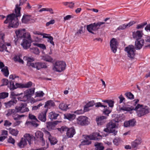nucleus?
<instances>
[{
	"label": "nucleus",
	"instance_id": "nucleus-42",
	"mask_svg": "<svg viewBox=\"0 0 150 150\" xmlns=\"http://www.w3.org/2000/svg\"><path fill=\"white\" fill-rule=\"evenodd\" d=\"M33 45H34L36 46L43 50L46 49V46L45 45L43 44H39L37 43H33Z\"/></svg>",
	"mask_w": 150,
	"mask_h": 150
},
{
	"label": "nucleus",
	"instance_id": "nucleus-34",
	"mask_svg": "<svg viewBox=\"0 0 150 150\" xmlns=\"http://www.w3.org/2000/svg\"><path fill=\"white\" fill-rule=\"evenodd\" d=\"M59 115V114L51 112L49 113V117L51 120H55L57 119V117Z\"/></svg>",
	"mask_w": 150,
	"mask_h": 150
},
{
	"label": "nucleus",
	"instance_id": "nucleus-57",
	"mask_svg": "<svg viewBox=\"0 0 150 150\" xmlns=\"http://www.w3.org/2000/svg\"><path fill=\"white\" fill-rule=\"evenodd\" d=\"M11 123L8 120H5L4 124V126L6 127H9L11 125Z\"/></svg>",
	"mask_w": 150,
	"mask_h": 150
},
{
	"label": "nucleus",
	"instance_id": "nucleus-63",
	"mask_svg": "<svg viewBox=\"0 0 150 150\" xmlns=\"http://www.w3.org/2000/svg\"><path fill=\"white\" fill-rule=\"evenodd\" d=\"M15 86L16 87V88H23V84L18 83L17 82H15Z\"/></svg>",
	"mask_w": 150,
	"mask_h": 150
},
{
	"label": "nucleus",
	"instance_id": "nucleus-2",
	"mask_svg": "<svg viewBox=\"0 0 150 150\" xmlns=\"http://www.w3.org/2000/svg\"><path fill=\"white\" fill-rule=\"evenodd\" d=\"M85 139L81 142L82 145H88L91 143V140H95L100 139L102 138L101 136L99 133L94 132L89 135H86L84 137Z\"/></svg>",
	"mask_w": 150,
	"mask_h": 150
},
{
	"label": "nucleus",
	"instance_id": "nucleus-6",
	"mask_svg": "<svg viewBox=\"0 0 150 150\" xmlns=\"http://www.w3.org/2000/svg\"><path fill=\"white\" fill-rule=\"evenodd\" d=\"M66 66L64 62L57 61L54 64L52 69L54 71L61 72L65 69Z\"/></svg>",
	"mask_w": 150,
	"mask_h": 150
},
{
	"label": "nucleus",
	"instance_id": "nucleus-18",
	"mask_svg": "<svg viewBox=\"0 0 150 150\" xmlns=\"http://www.w3.org/2000/svg\"><path fill=\"white\" fill-rule=\"evenodd\" d=\"M110 46L112 50L114 53H115L117 50V42L116 39L113 38L110 41Z\"/></svg>",
	"mask_w": 150,
	"mask_h": 150
},
{
	"label": "nucleus",
	"instance_id": "nucleus-32",
	"mask_svg": "<svg viewBox=\"0 0 150 150\" xmlns=\"http://www.w3.org/2000/svg\"><path fill=\"white\" fill-rule=\"evenodd\" d=\"M55 103L52 100H50L47 101L44 107L45 108H50L55 106Z\"/></svg>",
	"mask_w": 150,
	"mask_h": 150
},
{
	"label": "nucleus",
	"instance_id": "nucleus-8",
	"mask_svg": "<svg viewBox=\"0 0 150 150\" xmlns=\"http://www.w3.org/2000/svg\"><path fill=\"white\" fill-rule=\"evenodd\" d=\"M105 24V22H98L97 23H94L87 25V30L92 34H94L93 31H96L100 29V26Z\"/></svg>",
	"mask_w": 150,
	"mask_h": 150
},
{
	"label": "nucleus",
	"instance_id": "nucleus-37",
	"mask_svg": "<svg viewBox=\"0 0 150 150\" xmlns=\"http://www.w3.org/2000/svg\"><path fill=\"white\" fill-rule=\"evenodd\" d=\"M96 150H103L104 147L102 144L100 143L96 142L94 144Z\"/></svg>",
	"mask_w": 150,
	"mask_h": 150
},
{
	"label": "nucleus",
	"instance_id": "nucleus-31",
	"mask_svg": "<svg viewBox=\"0 0 150 150\" xmlns=\"http://www.w3.org/2000/svg\"><path fill=\"white\" fill-rule=\"evenodd\" d=\"M70 105H67L64 102H61L59 105V109L63 110H66L69 109L68 106Z\"/></svg>",
	"mask_w": 150,
	"mask_h": 150
},
{
	"label": "nucleus",
	"instance_id": "nucleus-35",
	"mask_svg": "<svg viewBox=\"0 0 150 150\" xmlns=\"http://www.w3.org/2000/svg\"><path fill=\"white\" fill-rule=\"evenodd\" d=\"M134 109V108L131 106V107H129L127 106H124L122 107H121L120 108V111H131Z\"/></svg>",
	"mask_w": 150,
	"mask_h": 150
},
{
	"label": "nucleus",
	"instance_id": "nucleus-20",
	"mask_svg": "<svg viewBox=\"0 0 150 150\" xmlns=\"http://www.w3.org/2000/svg\"><path fill=\"white\" fill-rule=\"evenodd\" d=\"M61 122V121H56L54 122H47L46 123L47 127L49 130L54 129L55 125Z\"/></svg>",
	"mask_w": 150,
	"mask_h": 150
},
{
	"label": "nucleus",
	"instance_id": "nucleus-30",
	"mask_svg": "<svg viewBox=\"0 0 150 150\" xmlns=\"http://www.w3.org/2000/svg\"><path fill=\"white\" fill-rule=\"evenodd\" d=\"M76 115L74 114L67 113L64 115V118L71 121L74 120L75 118Z\"/></svg>",
	"mask_w": 150,
	"mask_h": 150
},
{
	"label": "nucleus",
	"instance_id": "nucleus-4",
	"mask_svg": "<svg viewBox=\"0 0 150 150\" xmlns=\"http://www.w3.org/2000/svg\"><path fill=\"white\" fill-rule=\"evenodd\" d=\"M35 88H34L28 89L24 92V96L18 98V100L25 102L29 99L34 94Z\"/></svg>",
	"mask_w": 150,
	"mask_h": 150
},
{
	"label": "nucleus",
	"instance_id": "nucleus-43",
	"mask_svg": "<svg viewBox=\"0 0 150 150\" xmlns=\"http://www.w3.org/2000/svg\"><path fill=\"white\" fill-rule=\"evenodd\" d=\"M31 52L36 54H38L40 52L39 49L37 47H33L30 48Z\"/></svg>",
	"mask_w": 150,
	"mask_h": 150
},
{
	"label": "nucleus",
	"instance_id": "nucleus-17",
	"mask_svg": "<svg viewBox=\"0 0 150 150\" xmlns=\"http://www.w3.org/2000/svg\"><path fill=\"white\" fill-rule=\"evenodd\" d=\"M43 131L47 137L48 138L51 144L54 145L57 143V139L55 138L52 137L50 132L45 129H44Z\"/></svg>",
	"mask_w": 150,
	"mask_h": 150
},
{
	"label": "nucleus",
	"instance_id": "nucleus-48",
	"mask_svg": "<svg viewBox=\"0 0 150 150\" xmlns=\"http://www.w3.org/2000/svg\"><path fill=\"white\" fill-rule=\"evenodd\" d=\"M8 93L7 92H2L0 93V99H4L7 97Z\"/></svg>",
	"mask_w": 150,
	"mask_h": 150
},
{
	"label": "nucleus",
	"instance_id": "nucleus-23",
	"mask_svg": "<svg viewBox=\"0 0 150 150\" xmlns=\"http://www.w3.org/2000/svg\"><path fill=\"white\" fill-rule=\"evenodd\" d=\"M132 35L133 38L137 40L142 39L141 38L142 36L143 33L142 31H137L133 32Z\"/></svg>",
	"mask_w": 150,
	"mask_h": 150
},
{
	"label": "nucleus",
	"instance_id": "nucleus-15",
	"mask_svg": "<svg viewBox=\"0 0 150 150\" xmlns=\"http://www.w3.org/2000/svg\"><path fill=\"white\" fill-rule=\"evenodd\" d=\"M61 129L63 131H67V135L68 137H72L75 134L76 132L74 127L68 128L67 127H62Z\"/></svg>",
	"mask_w": 150,
	"mask_h": 150
},
{
	"label": "nucleus",
	"instance_id": "nucleus-25",
	"mask_svg": "<svg viewBox=\"0 0 150 150\" xmlns=\"http://www.w3.org/2000/svg\"><path fill=\"white\" fill-rule=\"evenodd\" d=\"M144 41L143 39L137 40L135 42V48L137 50L141 49L144 44Z\"/></svg>",
	"mask_w": 150,
	"mask_h": 150
},
{
	"label": "nucleus",
	"instance_id": "nucleus-44",
	"mask_svg": "<svg viewBox=\"0 0 150 150\" xmlns=\"http://www.w3.org/2000/svg\"><path fill=\"white\" fill-rule=\"evenodd\" d=\"M49 11L50 13L51 14H53V10L51 8H43L41 9H40L39 11L40 12H42L43 11Z\"/></svg>",
	"mask_w": 150,
	"mask_h": 150
},
{
	"label": "nucleus",
	"instance_id": "nucleus-64",
	"mask_svg": "<svg viewBox=\"0 0 150 150\" xmlns=\"http://www.w3.org/2000/svg\"><path fill=\"white\" fill-rule=\"evenodd\" d=\"M48 147V145L47 144L46 147H42L41 148L37 149H32L31 150H46V149Z\"/></svg>",
	"mask_w": 150,
	"mask_h": 150
},
{
	"label": "nucleus",
	"instance_id": "nucleus-11",
	"mask_svg": "<svg viewBox=\"0 0 150 150\" xmlns=\"http://www.w3.org/2000/svg\"><path fill=\"white\" fill-rule=\"evenodd\" d=\"M116 127V125L115 122L114 121H111L108 123L107 126V128L104 129V131L109 133H113L115 135L117 132L115 129Z\"/></svg>",
	"mask_w": 150,
	"mask_h": 150
},
{
	"label": "nucleus",
	"instance_id": "nucleus-28",
	"mask_svg": "<svg viewBox=\"0 0 150 150\" xmlns=\"http://www.w3.org/2000/svg\"><path fill=\"white\" fill-rule=\"evenodd\" d=\"M46 112L44 111L39 113L38 117V119L42 122H45L46 120Z\"/></svg>",
	"mask_w": 150,
	"mask_h": 150
},
{
	"label": "nucleus",
	"instance_id": "nucleus-41",
	"mask_svg": "<svg viewBox=\"0 0 150 150\" xmlns=\"http://www.w3.org/2000/svg\"><path fill=\"white\" fill-rule=\"evenodd\" d=\"M13 59L15 62H18L22 64L23 63V61L20 58L19 56H15L13 58Z\"/></svg>",
	"mask_w": 150,
	"mask_h": 150
},
{
	"label": "nucleus",
	"instance_id": "nucleus-19",
	"mask_svg": "<svg viewBox=\"0 0 150 150\" xmlns=\"http://www.w3.org/2000/svg\"><path fill=\"white\" fill-rule=\"evenodd\" d=\"M35 138L32 135H30L29 134H25L24 135L23 139L28 142L30 145L33 143Z\"/></svg>",
	"mask_w": 150,
	"mask_h": 150
},
{
	"label": "nucleus",
	"instance_id": "nucleus-13",
	"mask_svg": "<svg viewBox=\"0 0 150 150\" xmlns=\"http://www.w3.org/2000/svg\"><path fill=\"white\" fill-rule=\"evenodd\" d=\"M76 123L78 125L83 126L88 125L89 122L87 117L84 116H81L77 118Z\"/></svg>",
	"mask_w": 150,
	"mask_h": 150
},
{
	"label": "nucleus",
	"instance_id": "nucleus-38",
	"mask_svg": "<svg viewBox=\"0 0 150 150\" xmlns=\"http://www.w3.org/2000/svg\"><path fill=\"white\" fill-rule=\"evenodd\" d=\"M42 59L45 61L50 62H51L53 60V59L52 57L51 56L47 55L43 56L42 57Z\"/></svg>",
	"mask_w": 150,
	"mask_h": 150
},
{
	"label": "nucleus",
	"instance_id": "nucleus-55",
	"mask_svg": "<svg viewBox=\"0 0 150 150\" xmlns=\"http://www.w3.org/2000/svg\"><path fill=\"white\" fill-rule=\"evenodd\" d=\"M8 142L14 145L15 143V140L11 137H9V138L8 139Z\"/></svg>",
	"mask_w": 150,
	"mask_h": 150
},
{
	"label": "nucleus",
	"instance_id": "nucleus-9",
	"mask_svg": "<svg viewBox=\"0 0 150 150\" xmlns=\"http://www.w3.org/2000/svg\"><path fill=\"white\" fill-rule=\"evenodd\" d=\"M5 35L2 33H0V43L1 44L0 45V47L1 49H0V51L3 52L4 50L7 52H9L7 48L10 49L11 47V44L10 43H6L5 44H2L4 42V38Z\"/></svg>",
	"mask_w": 150,
	"mask_h": 150
},
{
	"label": "nucleus",
	"instance_id": "nucleus-24",
	"mask_svg": "<svg viewBox=\"0 0 150 150\" xmlns=\"http://www.w3.org/2000/svg\"><path fill=\"white\" fill-rule=\"evenodd\" d=\"M35 136L38 138H39L42 142V145L44 146L45 145V140L43 138V134L42 132L38 131L35 133Z\"/></svg>",
	"mask_w": 150,
	"mask_h": 150
},
{
	"label": "nucleus",
	"instance_id": "nucleus-5",
	"mask_svg": "<svg viewBox=\"0 0 150 150\" xmlns=\"http://www.w3.org/2000/svg\"><path fill=\"white\" fill-rule=\"evenodd\" d=\"M137 111L138 116L142 117L149 112V109L147 107L144 108L142 105L138 104L134 109Z\"/></svg>",
	"mask_w": 150,
	"mask_h": 150
},
{
	"label": "nucleus",
	"instance_id": "nucleus-62",
	"mask_svg": "<svg viewBox=\"0 0 150 150\" xmlns=\"http://www.w3.org/2000/svg\"><path fill=\"white\" fill-rule=\"evenodd\" d=\"M114 103V101L111 100H109L108 103L109 106L111 108H112L113 107Z\"/></svg>",
	"mask_w": 150,
	"mask_h": 150
},
{
	"label": "nucleus",
	"instance_id": "nucleus-3",
	"mask_svg": "<svg viewBox=\"0 0 150 150\" xmlns=\"http://www.w3.org/2000/svg\"><path fill=\"white\" fill-rule=\"evenodd\" d=\"M27 60V65L29 67L35 68L38 70L40 69L41 68H46L47 67L46 64L44 63L36 62L35 63H32V62L34 61V59L33 58L28 57Z\"/></svg>",
	"mask_w": 150,
	"mask_h": 150
},
{
	"label": "nucleus",
	"instance_id": "nucleus-1",
	"mask_svg": "<svg viewBox=\"0 0 150 150\" xmlns=\"http://www.w3.org/2000/svg\"><path fill=\"white\" fill-rule=\"evenodd\" d=\"M21 8L18 5H16L15 9V14L12 13L8 15L6 17V19L4 21V23H9V27L13 28H16L18 27L19 23L18 17L21 16L20 13Z\"/></svg>",
	"mask_w": 150,
	"mask_h": 150
},
{
	"label": "nucleus",
	"instance_id": "nucleus-50",
	"mask_svg": "<svg viewBox=\"0 0 150 150\" xmlns=\"http://www.w3.org/2000/svg\"><path fill=\"white\" fill-rule=\"evenodd\" d=\"M121 139L120 138H115L113 140V142L114 144L116 145H118L120 142Z\"/></svg>",
	"mask_w": 150,
	"mask_h": 150
},
{
	"label": "nucleus",
	"instance_id": "nucleus-59",
	"mask_svg": "<svg viewBox=\"0 0 150 150\" xmlns=\"http://www.w3.org/2000/svg\"><path fill=\"white\" fill-rule=\"evenodd\" d=\"M146 44V45L145 46L146 47H150V36L147 37Z\"/></svg>",
	"mask_w": 150,
	"mask_h": 150
},
{
	"label": "nucleus",
	"instance_id": "nucleus-49",
	"mask_svg": "<svg viewBox=\"0 0 150 150\" xmlns=\"http://www.w3.org/2000/svg\"><path fill=\"white\" fill-rule=\"evenodd\" d=\"M125 95L128 98L131 100L134 98V96L130 92L126 93Z\"/></svg>",
	"mask_w": 150,
	"mask_h": 150
},
{
	"label": "nucleus",
	"instance_id": "nucleus-36",
	"mask_svg": "<svg viewBox=\"0 0 150 150\" xmlns=\"http://www.w3.org/2000/svg\"><path fill=\"white\" fill-rule=\"evenodd\" d=\"M30 19V16L27 15H24L22 19V22L23 23H28Z\"/></svg>",
	"mask_w": 150,
	"mask_h": 150
},
{
	"label": "nucleus",
	"instance_id": "nucleus-54",
	"mask_svg": "<svg viewBox=\"0 0 150 150\" xmlns=\"http://www.w3.org/2000/svg\"><path fill=\"white\" fill-rule=\"evenodd\" d=\"M47 39L48 40L47 41L48 42L50 43L52 45H54V43L53 41V38L52 37L50 36V37H49Z\"/></svg>",
	"mask_w": 150,
	"mask_h": 150
},
{
	"label": "nucleus",
	"instance_id": "nucleus-61",
	"mask_svg": "<svg viewBox=\"0 0 150 150\" xmlns=\"http://www.w3.org/2000/svg\"><path fill=\"white\" fill-rule=\"evenodd\" d=\"M3 84L1 85V86H3L4 85H7L8 84V80L6 79H3L2 80Z\"/></svg>",
	"mask_w": 150,
	"mask_h": 150
},
{
	"label": "nucleus",
	"instance_id": "nucleus-52",
	"mask_svg": "<svg viewBox=\"0 0 150 150\" xmlns=\"http://www.w3.org/2000/svg\"><path fill=\"white\" fill-rule=\"evenodd\" d=\"M23 94V93H18L15 91H12L11 92V95L12 96H19Z\"/></svg>",
	"mask_w": 150,
	"mask_h": 150
},
{
	"label": "nucleus",
	"instance_id": "nucleus-39",
	"mask_svg": "<svg viewBox=\"0 0 150 150\" xmlns=\"http://www.w3.org/2000/svg\"><path fill=\"white\" fill-rule=\"evenodd\" d=\"M1 71L5 76H8L9 75V71L7 67H5L1 69Z\"/></svg>",
	"mask_w": 150,
	"mask_h": 150
},
{
	"label": "nucleus",
	"instance_id": "nucleus-12",
	"mask_svg": "<svg viewBox=\"0 0 150 150\" xmlns=\"http://www.w3.org/2000/svg\"><path fill=\"white\" fill-rule=\"evenodd\" d=\"M9 78L12 80L9 81V85L8 87L11 90H14L16 88L15 85H14V82H17L19 79V77L16 75L11 74L9 76Z\"/></svg>",
	"mask_w": 150,
	"mask_h": 150
},
{
	"label": "nucleus",
	"instance_id": "nucleus-53",
	"mask_svg": "<svg viewBox=\"0 0 150 150\" xmlns=\"http://www.w3.org/2000/svg\"><path fill=\"white\" fill-rule=\"evenodd\" d=\"M147 24L146 22H144L137 25L136 28L137 29H141L144 28V26Z\"/></svg>",
	"mask_w": 150,
	"mask_h": 150
},
{
	"label": "nucleus",
	"instance_id": "nucleus-46",
	"mask_svg": "<svg viewBox=\"0 0 150 150\" xmlns=\"http://www.w3.org/2000/svg\"><path fill=\"white\" fill-rule=\"evenodd\" d=\"M16 112V110L14 109H9L7 111V113L6 114V115L7 116H9L10 115H13V114H14Z\"/></svg>",
	"mask_w": 150,
	"mask_h": 150
},
{
	"label": "nucleus",
	"instance_id": "nucleus-60",
	"mask_svg": "<svg viewBox=\"0 0 150 150\" xmlns=\"http://www.w3.org/2000/svg\"><path fill=\"white\" fill-rule=\"evenodd\" d=\"M83 33V32L82 29H80L78 30L75 34L76 35L80 36Z\"/></svg>",
	"mask_w": 150,
	"mask_h": 150
},
{
	"label": "nucleus",
	"instance_id": "nucleus-26",
	"mask_svg": "<svg viewBox=\"0 0 150 150\" xmlns=\"http://www.w3.org/2000/svg\"><path fill=\"white\" fill-rule=\"evenodd\" d=\"M106 117L104 116L97 117L96 118V120L98 125H101L104 123L106 121Z\"/></svg>",
	"mask_w": 150,
	"mask_h": 150
},
{
	"label": "nucleus",
	"instance_id": "nucleus-56",
	"mask_svg": "<svg viewBox=\"0 0 150 150\" xmlns=\"http://www.w3.org/2000/svg\"><path fill=\"white\" fill-rule=\"evenodd\" d=\"M32 85V83L31 81H29L27 83L23 84V88H29L31 87Z\"/></svg>",
	"mask_w": 150,
	"mask_h": 150
},
{
	"label": "nucleus",
	"instance_id": "nucleus-51",
	"mask_svg": "<svg viewBox=\"0 0 150 150\" xmlns=\"http://www.w3.org/2000/svg\"><path fill=\"white\" fill-rule=\"evenodd\" d=\"M25 116V115H16V117H15L14 116H13V119L15 120H20L21 119V118L24 117Z\"/></svg>",
	"mask_w": 150,
	"mask_h": 150
},
{
	"label": "nucleus",
	"instance_id": "nucleus-14",
	"mask_svg": "<svg viewBox=\"0 0 150 150\" xmlns=\"http://www.w3.org/2000/svg\"><path fill=\"white\" fill-rule=\"evenodd\" d=\"M27 105L25 103H21L19 106H16L15 109L16 112L23 113L29 111V109L27 107Z\"/></svg>",
	"mask_w": 150,
	"mask_h": 150
},
{
	"label": "nucleus",
	"instance_id": "nucleus-40",
	"mask_svg": "<svg viewBox=\"0 0 150 150\" xmlns=\"http://www.w3.org/2000/svg\"><path fill=\"white\" fill-rule=\"evenodd\" d=\"M104 109L103 111L104 114L107 116H108V114H110L111 111V110L110 109L109 107H108L107 106L104 105L103 107Z\"/></svg>",
	"mask_w": 150,
	"mask_h": 150
},
{
	"label": "nucleus",
	"instance_id": "nucleus-45",
	"mask_svg": "<svg viewBox=\"0 0 150 150\" xmlns=\"http://www.w3.org/2000/svg\"><path fill=\"white\" fill-rule=\"evenodd\" d=\"M10 133L13 135L16 136L18 134V132L16 129L9 128Z\"/></svg>",
	"mask_w": 150,
	"mask_h": 150
},
{
	"label": "nucleus",
	"instance_id": "nucleus-22",
	"mask_svg": "<svg viewBox=\"0 0 150 150\" xmlns=\"http://www.w3.org/2000/svg\"><path fill=\"white\" fill-rule=\"evenodd\" d=\"M135 22L134 21H131L129 23L126 24H124L121 25H120L117 29L118 30H124L127 28H128L134 24Z\"/></svg>",
	"mask_w": 150,
	"mask_h": 150
},
{
	"label": "nucleus",
	"instance_id": "nucleus-58",
	"mask_svg": "<svg viewBox=\"0 0 150 150\" xmlns=\"http://www.w3.org/2000/svg\"><path fill=\"white\" fill-rule=\"evenodd\" d=\"M29 119L31 120H33L36 121H38V120L36 117L32 114H29Z\"/></svg>",
	"mask_w": 150,
	"mask_h": 150
},
{
	"label": "nucleus",
	"instance_id": "nucleus-29",
	"mask_svg": "<svg viewBox=\"0 0 150 150\" xmlns=\"http://www.w3.org/2000/svg\"><path fill=\"white\" fill-rule=\"evenodd\" d=\"M17 102V101L16 99H13L7 103H5L4 104L6 107L8 108L11 107L12 105H14V104H16Z\"/></svg>",
	"mask_w": 150,
	"mask_h": 150
},
{
	"label": "nucleus",
	"instance_id": "nucleus-33",
	"mask_svg": "<svg viewBox=\"0 0 150 150\" xmlns=\"http://www.w3.org/2000/svg\"><path fill=\"white\" fill-rule=\"evenodd\" d=\"M27 144V142L23 139V138H22L20 142L18 144V145L20 148H24Z\"/></svg>",
	"mask_w": 150,
	"mask_h": 150
},
{
	"label": "nucleus",
	"instance_id": "nucleus-21",
	"mask_svg": "<svg viewBox=\"0 0 150 150\" xmlns=\"http://www.w3.org/2000/svg\"><path fill=\"white\" fill-rule=\"evenodd\" d=\"M142 142V139L141 138H138L135 140L134 141L132 142L131 146L132 149L134 150H136L138 146L140 145Z\"/></svg>",
	"mask_w": 150,
	"mask_h": 150
},
{
	"label": "nucleus",
	"instance_id": "nucleus-10",
	"mask_svg": "<svg viewBox=\"0 0 150 150\" xmlns=\"http://www.w3.org/2000/svg\"><path fill=\"white\" fill-rule=\"evenodd\" d=\"M32 42L30 34L28 33L27 36L23 39L21 45L24 49H27L30 47Z\"/></svg>",
	"mask_w": 150,
	"mask_h": 150
},
{
	"label": "nucleus",
	"instance_id": "nucleus-7",
	"mask_svg": "<svg viewBox=\"0 0 150 150\" xmlns=\"http://www.w3.org/2000/svg\"><path fill=\"white\" fill-rule=\"evenodd\" d=\"M127 53V55L129 59H133L136 55V50L134 46L130 45L126 47L125 49Z\"/></svg>",
	"mask_w": 150,
	"mask_h": 150
},
{
	"label": "nucleus",
	"instance_id": "nucleus-47",
	"mask_svg": "<svg viewBox=\"0 0 150 150\" xmlns=\"http://www.w3.org/2000/svg\"><path fill=\"white\" fill-rule=\"evenodd\" d=\"M45 95V93L42 91H39L36 92L35 93V96L36 97H42Z\"/></svg>",
	"mask_w": 150,
	"mask_h": 150
},
{
	"label": "nucleus",
	"instance_id": "nucleus-16",
	"mask_svg": "<svg viewBox=\"0 0 150 150\" xmlns=\"http://www.w3.org/2000/svg\"><path fill=\"white\" fill-rule=\"evenodd\" d=\"M16 36L18 38H24L27 36V34L30 33H29L25 32V28H21L15 30Z\"/></svg>",
	"mask_w": 150,
	"mask_h": 150
},
{
	"label": "nucleus",
	"instance_id": "nucleus-27",
	"mask_svg": "<svg viewBox=\"0 0 150 150\" xmlns=\"http://www.w3.org/2000/svg\"><path fill=\"white\" fill-rule=\"evenodd\" d=\"M136 123V121L135 119H133L128 121L125 122L124 123V126L125 127L130 126H134Z\"/></svg>",
	"mask_w": 150,
	"mask_h": 150
}]
</instances>
